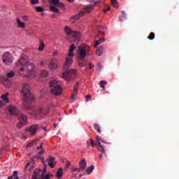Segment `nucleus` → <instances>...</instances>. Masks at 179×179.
Masks as SVG:
<instances>
[{"label": "nucleus", "mask_w": 179, "mask_h": 179, "mask_svg": "<svg viewBox=\"0 0 179 179\" xmlns=\"http://www.w3.org/2000/svg\"><path fill=\"white\" fill-rule=\"evenodd\" d=\"M7 110L10 115L18 117V123L17 124V128H22L24 125L27 124V115L20 113V110L13 105H10L7 107Z\"/></svg>", "instance_id": "nucleus-3"}, {"label": "nucleus", "mask_w": 179, "mask_h": 179, "mask_svg": "<svg viewBox=\"0 0 179 179\" xmlns=\"http://www.w3.org/2000/svg\"><path fill=\"white\" fill-rule=\"evenodd\" d=\"M50 3L54 6H58L59 8H65L64 3L59 2V0H50Z\"/></svg>", "instance_id": "nucleus-16"}, {"label": "nucleus", "mask_w": 179, "mask_h": 179, "mask_svg": "<svg viewBox=\"0 0 179 179\" xmlns=\"http://www.w3.org/2000/svg\"><path fill=\"white\" fill-rule=\"evenodd\" d=\"M62 174H64V169L62 168H59L56 173V177H57L58 178H62Z\"/></svg>", "instance_id": "nucleus-23"}, {"label": "nucleus", "mask_w": 179, "mask_h": 179, "mask_svg": "<svg viewBox=\"0 0 179 179\" xmlns=\"http://www.w3.org/2000/svg\"><path fill=\"white\" fill-rule=\"evenodd\" d=\"M14 179H19V176H17V171H15L13 175Z\"/></svg>", "instance_id": "nucleus-39"}, {"label": "nucleus", "mask_w": 179, "mask_h": 179, "mask_svg": "<svg viewBox=\"0 0 179 179\" xmlns=\"http://www.w3.org/2000/svg\"><path fill=\"white\" fill-rule=\"evenodd\" d=\"M34 143H36V141L29 143L27 145V148H32V146L34 145Z\"/></svg>", "instance_id": "nucleus-45"}, {"label": "nucleus", "mask_w": 179, "mask_h": 179, "mask_svg": "<svg viewBox=\"0 0 179 179\" xmlns=\"http://www.w3.org/2000/svg\"><path fill=\"white\" fill-rule=\"evenodd\" d=\"M3 106H5V103H3V101H0V107H3Z\"/></svg>", "instance_id": "nucleus-48"}, {"label": "nucleus", "mask_w": 179, "mask_h": 179, "mask_svg": "<svg viewBox=\"0 0 179 179\" xmlns=\"http://www.w3.org/2000/svg\"><path fill=\"white\" fill-rule=\"evenodd\" d=\"M45 45H44V42H41L38 50L39 51H43L44 50Z\"/></svg>", "instance_id": "nucleus-33"}, {"label": "nucleus", "mask_w": 179, "mask_h": 179, "mask_svg": "<svg viewBox=\"0 0 179 179\" xmlns=\"http://www.w3.org/2000/svg\"><path fill=\"white\" fill-rule=\"evenodd\" d=\"M34 8L36 9V12H44L45 10L43 6H35Z\"/></svg>", "instance_id": "nucleus-29"}, {"label": "nucleus", "mask_w": 179, "mask_h": 179, "mask_svg": "<svg viewBox=\"0 0 179 179\" xmlns=\"http://www.w3.org/2000/svg\"><path fill=\"white\" fill-rule=\"evenodd\" d=\"M112 5L114 8H118V1L117 0H112Z\"/></svg>", "instance_id": "nucleus-34"}, {"label": "nucleus", "mask_w": 179, "mask_h": 179, "mask_svg": "<svg viewBox=\"0 0 179 179\" xmlns=\"http://www.w3.org/2000/svg\"><path fill=\"white\" fill-rule=\"evenodd\" d=\"M69 166H71V162H67V163H66V167H69Z\"/></svg>", "instance_id": "nucleus-51"}, {"label": "nucleus", "mask_w": 179, "mask_h": 179, "mask_svg": "<svg viewBox=\"0 0 179 179\" xmlns=\"http://www.w3.org/2000/svg\"><path fill=\"white\" fill-rule=\"evenodd\" d=\"M47 162L48 163V166H50V167L54 168L55 166V158L54 157H50V158L48 159H47Z\"/></svg>", "instance_id": "nucleus-18"}, {"label": "nucleus", "mask_w": 179, "mask_h": 179, "mask_svg": "<svg viewBox=\"0 0 179 179\" xmlns=\"http://www.w3.org/2000/svg\"><path fill=\"white\" fill-rule=\"evenodd\" d=\"M2 61L5 65H10V64L13 62V56L12 55V53L9 52H4L2 56Z\"/></svg>", "instance_id": "nucleus-10"}, {"label": "nucleus", "mask_w": 179, "mask_h": 179, "mask_svg": "<svg viewBox=\"0 0 179 179\" xmlns=\"http://www.w3.org/2000/svg\"><path fill=\"white\" fill-rule=\"evenodd\" d=\"M50 10L51 12H55V13H58L59 12V10L55 7V6H50Z\"/></svg>", "instance_id": "nucleus-28"}, {"label": "nucleus", "mask_w": 179, "mask_h": 179, "mask_svg": "<svg viewBox=\"0 0 179 179\" xmlns=\"http://www.w3.org/2000/svg\"><path fill=\"white\" fill-rule=\"evenodd\" d=\"M73 171H78V173H80L83 171L80 168H74L73 169Z\"/></svg>", "instance_id": "nucleus-42"}, {"label": "nucleus", "mask_w": 179, "mask_h": 179, "mask_svg": "<svg viewBox=\"0 0 179 179\" xmlns=\"http://www.w3.org/2000/svg\"><path fill=\"white\" fill-rule=\"evenodd\" d=\"M13 76H15V73L13 71L7 73V78H13Z\"/></svg>", "instance_id": "nucleus-37"}, {"label": "nucleus", "mask_w": 179, "mask_h": 179, "mask_svg": "<svg viewBox=\"0 0 179 179\" xmlns=\"http://www.w3.org/2000/svg\"><path fill=\"white\" fill-rule=\"evenodd\" d=\"M20 92L22 96L24 108L29 110L31 111L30 113L34 115L35 118H38V117L43 118V117H45V115L50 113V108H43L38 106L33 108L29 104L30 101H34V95L31 94L29 84H22Z\"/></svg>", "instance_id": "nucleus-1"}, {"label": "nucleus", "mask_w": 179, "mask_h": 179, "mask_svg": "<svg viewBox=\"0 0 179 179\" xmlns=\"http://www.w3.org/2000/svg\"><path fill=\"white\" fill-rule=\"evenodd\" d=\"M83 176V175H82V174L80 175L79 177H78V179H79V178H82V176Z\"/></svg>", "instance_id": "nucleus-59"}, {"label": "nucleus", "mask_w": 179, "mask_h": 179, "mask_svg": "<svg viewBox=\"0 0 179 179\" xmlns=\"http://www.w3.org/2000/svg\"><path fill=\"white\" fill-rule=\"evenodd\" d=\"M9 96V93L7 92L1 96V99L3 101L6 103H9V98L8 96Z\"/></svg>", "instance_id": "nucleus-24"}, {"label": "nucleus", "mask_w": 179, "mask_h": 179, "mask_svg": "<svg viewBox=\"0 0 179 179\" xmlns=\"http://www.w3.org/2000/svg\"><path fill=\"white\" fill-rule=\"evenodd\" d=\"M76 48V46H75V45L72 44V45L70 46L69 51L73 52V50H74Z\"/></svg>", "instance_id": "nucleus-40"}, {"label": "nucleus", "mask_w": 179, "mask_h": 179, "mask_svg": "<svg viewBox=\"0 0 179 179\" xmlns=\"http://www.w3.org/2000/svg\"><path fill=\"white\" fill-rule=\"evenodd\" d=\"M49 68L50 69H57L58 68V59L53 58L49 62Z\"/></svg>", "instance_id": "nucleus-15"}, {"label": "nucleus", "mask_w": 179, "mask_h": 179, "mask_svg": "<svg viewBox=\"0 0 179 179\" xmlns=\"http://www.w3.org/2000/svg\"><path fill=\"white\" fill-rule=\"evenodd\" d=\"M89 100H92V96L90 95L87 96V101H89Z\"/></svg>", "instance_id": "nucleus-47"}, {"label": "nucleus", "mask_w": 179, "mask_h": 179, "mask_svg": "<svg viewBox=\"0 0 179 179\" xmlns=\"http://www.w3.org/2000/svg\"><path fill=\"white\" fill-rule=\"evenodd\" d=\"M96 55L100 57V55H101V54H103V47H100L99 48H98L96 50Z\"/></svg>", "instance_id": "nucleus-30"}, {"label": "nucleus", "mask_w": 179, "mask_h": 179, "mask_svg": "<svg viewBox=\"0 0 179 179\" xmlns=\"http://www.w3.org/2000/svg\"><path fill=\"white\" fill-rule=\"evenodd\" d=\"M86 166H87L86 159H81V161L80 162V169L82 171H83L85 170V169H86Z\"/></svg>", "instance_id": "nucleus-21"}, {"label": "nucleus", "mask_w": 179, "mask_h": 179, "mask_svg": "<svg viewBox=\"0 0 179 179\" xmlns=\"http://www.w3.org/2000/svg\"><path fill=\"white\" fill-rule=\"evenodd\" d=\"M43 129L45 131V127H44Z\"/></svg>", "instance_id": "nucleus-64"}, {"label": "nucleus", "mask_w": 179, "mask_h": 179, "mask_svg": "<svg viewBox=\"0 0 179 179\" xmlns=\"http://www.w3.org/2000/svg\"><path fill=\"white\" fill-rule=\"evenodd\" d=\"M54 127H55V128H57V124H54Z\"/></svg>", "instance_id": "nucleus-61"}, {"label": "nucleus", "mask_w": 179, "mask_h": 179, "mask_svg": "<svg viewBox=\"0 0 179 179\" xmlns=\"http://www.w3.org/2000/svg\"><path fill=\"white\" fill-rule=\"evenodd\" d=\"M73 57H75V53L73 52H69L68 56L66 58V62L64 64V69H68L72 65L73 62Z\"/></svg>", "instance_id": "nucleus-9"}, {"label": "nucleus", "mask_w": 179, "mask_h": 179, "mask_svg": "<svg viewBox=\"0 0 179 179\" xmlns=\"http://www.w3.org/2000/svg\"><path fill=\"white\" fill-rule=\"evenodd\" d=\"M22 20H24V22H27L29 20V16L23 15L22 16Z\"/></svg>", "instance_id": "nucleus-43"}, {"label": "nucleus", "mask_w": 179, "mask_h": 179, "mask_svg": "<svg viewBox=\"0 0 179 179\" xmlns=\"http://www.w3.org/2000/svg\"><path fill=\"white\" fill-rule=\"evenodd\" d=\"M93 10V6H88L85 7L83 10L80 11L78 14L74 15L72 19L73 20H79L85 13H90Z\"/></svg>", "instance_id": "nucleus-7"}, {"label": "nucleus", "mask_w": 179, "mask_h": 179, "mask_svg": "<svg viewBox=\"0 0 179 179\" xmlns=\"http://www.w3.org/2000/svg\"><path fill=\"white\" fill-rule=\"evenodd\" d=\"M58 55V51L55 50L54 52H53V57H55L56 55Z\"/></svg>", "instance_id": "nucleus-49"}, {"label": "nucleus", "mask_w": 179, "mask_h": 179, "mask_svg": "<svg viewBox=\"0 0 179 179\" xmlns=\"http://www.w3.org/2000/svg\"><path fill=\"white\" fill-rule=\"evenodd\" d=\"M41 65H43V62H41Z\"/></svg>", "instance_id": "nucleus-62"}, {"label": "nucleus", "mask_w": 179, "mask_h": 179, "mask_svg": "<svg viewBox=\"0 0 179 179\" xmlns=\"http://www.w3.org/2000/svg\"><path fill=\"white\" fill-rule=\"evenodd\" d=\"M106 85H107V81L106 80L100 81V87L101 89H104L106 87Z\"/></svg>", "instance_id": "nucleus-32"}, {"label": "nucleus", "mask_w": 179, "mask_h": 179, "mask_svg": "<svg viewBox=\"0 0 179 179\" xmlns=\"http://www.w3.org/2000/svg\"><path fill=\"white\" fill-rule=\"evenodd\" d=\"M94 128L96 131H97L99 134H101V127H100V124L97 123L94 124Z\"/></svg>", "instance_id": "nucleus-26"}, {"label": "nucleus", "mask_w": 179, "mask_h": 179, "mask_svg": "<svg viewBox=\"0 0 179 179\" xmlns=\"http://www.w3.org/2000/svg\"><path fill=\"white\" fill-rule=\"evenodd\" d=\"M94 170V166L91 165L90 167H88L86 169V173H87V174L90 175V174H92V173H93Z\"/></svg>", "instance_id": "nucleus-25"}, {"label": "nucleus", "mask_w": 179, "mask_h": 179, "mask_svg": "<svg viewBox=\"0 0 179 179\" xmlns=\"http://www.w3.org/2000/svg\"><path fill=\"white\" fill-rule=\"evenodd\" d=\"M34 169V167L31 166L30 169H29V170H33Z\"/></svg>", "instance_id": "nucleus-60"}, {"label": "nucleus", "mask_w": 179, "mask_h": 179, "mask_svg": "<svg viewBox=\"0 0 179 179\" xmlns=\"http://www.w3.org/2000/svg\"><path fill=\"white\" fill-rule=\"evenodd\" d=\"M62 78L64 80L67 82H71V80H73L74 78H76V71L70 70L68 71H65L62 73Z\"/></svg>", "instance_id": "nucleus-8"}, {"label": "nucleus", "mask_w": 179, "mask_h": 179, "mask_svg": "<svg viewBox=\"0 0 179 179\" xmlns=\"http://www.w3.org/2000/svg\"><path fill=\"white\" fill-rule=\"evenodd\" d=\"M148 40H153L155 38V33L151 32L148 36Z\"/></svg>", "instance_id": "nucleus-36"}, {"label": "nucleus", "mask_w": 179, "mask_h": 179, "mask_svg": "<svg viewBox=\"0 0 179 179\" xmlns=\"http://www.w3.org/2000/svg\"><path fill=\"white\" fill-rule=\"evenodd\" d=\"M90 142H91L92 148H94V146H97V143H94V141H93V139L90 138Z\"/></svg>", "instance_id": "nucleus-38"}, {"label": "nucleus", "mask_w": 179, "mask_h": 179, "mask_svg": "<svg viewBox=\"0 0 179 179\" xmlns=\"http://www.w3.org/2000/svg\"><path fill=\"white\" fill-rule=\"evenodd\" d=\"M43 153H44V150H42L38 152L39 155H43Z\"/></svg>", "instance_id": "nucleus-53"}, {"label": "nucleus", "mask_w": 179, "mask_h": 179, "mask_svg": "<svg viewBox=\"0 0 179 179\" xmlns=\"http://www.w3.org/2000/svg\"><path fill=\"white\" fill-rule=\"evenodd\" d=\"M78 87H79V83H77L73 87V93L71 95V100H75V98L76 97V96L78 95Z\"/></svg>", "instance_id": "nucleus-17"}, {"label": "nucleus", "mask_w": 179, "mask_h": 179, "mask_svg": "<svg viewBox=\"0 0 179 179\" xmlns=\"http://www.w3.org/2000/svg\"><path fill=\"white\" fill-rule=\"evenodd\" d=\"M50 93L54 96H59L62 93V87L57 80H52L50 82Z\"/></svg>", "instance_id": "nucleus-5"}, {"label": "nucleus", "mask_w": 179, "mask_h": 179, "mask_svg": "<svg viewBox=\"0 0 179 179\" xmlns=\"http://www.w3.org/2000/svg\"><path fill=\"white\" fill-rule=\"evenodd\" d=\"M64 31L67 35L73 37L75 41H79V40H80V33L76 31H73L72 29H71L69 27L66 26L64 29Z\"/></svg>", "instance_id": "nucleus-6"}, {"label": "nucleus", "mask_w": 179, "mask_h": 179, "mask_svg": "<svg viewBox=\"0 0 179 179\" xmlns=\"http://www.w3.org/2000/svg\"><path fill=\"white\" fill-rule=\"evenodd\" d=\"M40 128V124H32L27 129V131H29L31 135H36L39 131Z\"/></svg>", "instance_id": "nucleus-12"}, {"label": "nucleus", "mask_w": 179, "mask_h": 179, "mask_svg": "<svg viewBox=\"0 0 179 179\" xmlns=\"http://www.w3.org/2000/svg\"><path fill=\"white\" fill-rule=\"evenodd\" d=\"M108 10H110V7H108L106 9L104 10V13L108 12Z\"/></svg>", "instance_id": "nucleus-52"}, {"label": "nucleus", "mask_w": 179, "mask_h": 179, "mask_svg": "<svg viewBox=\"0 0 179 179\" xmlns=\"http://www.w3.org/2000/svg\"><path fill=\"white\" fill-rule=\"evenodd\" d=\"M30 3L31 5H37V3H40V0H30Z\"/></svg>", "instance_id": "nucleus-35"}, {"label": "nucleus", "mask_w": 179, "mask_h": 179, "mask_svg": "<svg viewBox=\"0 0 179 179\" xmlns=\"http://www.w3.org/2000/svg\"><path fill=\"white\" fill-rule=\"evenodd\" d=\"M18 73L24 78H34V68L33 63L29 62V57L23 55L17 63Z\"/></svg>", "instance_id": "nucleus-2"}, {"label": "nucleus", "mask_w": 179, "mask_h": 179, "mask_svg": "<svg viewBox=\"0 0 179 179\" xmlns=\"http://www.w3.org/2000/svg\"><path fill=\"white\" fill-rule=\"evenodd\" d=\"M41 159H42V160H44V158H43V157H42Z\"/></svg>", "instance_id": "nucleus-63"}, {"label": "nucleus", "mask_w": 179, "mask_h": 179, "mask_svg": "<svg viewBox=\"0 0 179 179\" xmlns=\"http://www.w3.org/2000/svg\"><path fill=\"white\" fill-rule=\"evenodd\" d=\"M96 141L99 145L98 150H99V152H101V153L99 155V159L101 160V159H103V155H105V156H107V152H106V148H104V146L101 145V143H100L101 140L99 138V136L96 137Z\"/></svg>", "instance_id": "nucleus-11"}, {"label": "nucleus", "mask_w": 179, "mask_h": 179, "mask_svg": "<svg viewBox=\"0 0 179 179\" xmlns=\"http://www.w3.org/2000/svg\"><path fill=\"white\" fill-rule=\"evenodd\" d=\"M47 170L44 169L43 170L36 169L34 170V175L32 176V179H40L41 177L40 176H43Z\"/></svg>", "instance_id": "nucleus-13"}, {"label": "nucleus", "mask_w": 179, "mask_h": 179, "mask_svg": "<svg viewBox=\"0 0 179 179\" xmlns=\"http://www.w3.org/2000/svg\"><path fill=\"white\" fill-rule=\"evenodd\" d=\"M41 76L42 78H47L48 76V71L43 70L41 71Z\"/></svg>", "instance_id": "nucleus-31"}, {"label": "nucleus", "mask_w": 179, "mask_h": 179, "mask_svg": "<svg viewBox=\"0 0 179 179\" xmlns=\"http://www.w3.org/2000/svg\"><path fill=\"white\" fill-rule=\"evenodd\" d=\"M38 149H43V143L41 145L40 147H38Z\"/></svg>", "instance_id": "nucleus-57"}, {"label": "nucleus", "mask_w": 179, "mask_h": 179, "mask_svg": "<svg viewBox=\"0 0 179 179\" xmlns=\"http://www.w3.org/2000/svg\"><path fill=\"white\" fill-rule=\"evenodd\" d=\"M68 2H70L71 3H72L73 2H75V0H66Z\"/></svg>", "instance_id": "nucleus-54"}, {"label": "nucleus", "mask_w": 179, "mask_h": 179, "mask_svg": "<svg viewBox=\"0 0 179 179\" xmlns=\"http://www.w3.org/2000/svg\"><path fill=\"white\" fill-rule=\"evenodd\" d=\"M50 178H51V175H50V173H48L43 177V179H50Z\"/></svg>", "instance_id": "nucleus-41"}, {"label": "nucleus", "mask_w": 179, "mask_h": 179, "mask_svg": "<svg viewBox=\"0 0 179 179\" xmlns=\"http://www.w3.org/2000/svg\"><path fill=\"white\" fill-rule=\"evenodd\" d=\"M105 41H106V39H104V38H99V41H96L95 42L94 47L96 48L97 46L100 45V44H101V43H104Z\"/></svg>", "instance_id": "nucleus-27"}, {"label": "nucleus", "mask_w": 179, "mask_h": 179, "mask_svg": "<svg viewBox=\"0 0 179 179\" xmlns=\"http://www.w3.org/2000/svg\"><path fill=\"white\" fill-rule=\"evenodd\" d=\"M104 27L98 26L96 27L95 30L98 33V34H101V36H104Z\"/></svg>", "instance_id": "nucleus-19"}, {"label": "nucleus", "mask_w": 179, "mask_h": 179, "mask_svg": "<svg viewBox=\"0 0 179 179\" xmlns=\"http://www.w3.org/2000/svg\"><path fill=\"white\" fill-rule=\"evenodd\" d=\"M35 157H36V159H41V157H40V155H36Z\"/></svg>", "instance_id": "nucleus-55"}, {"label": "nucleus", "mask_w": 179, "mask_h": 179, "mask_svg": "<svg viewBox=\"0 0 179 179\" xmlns=\"http://www.w3.org/2000/svg\"><path fill=\"white\" fill-rule=\"evenodd\" d=\"M89 65H90L89 69H93L94 66H93V65H92V64H91V63H90V64H89Z\"/></svg>", "instance_id": "nucleus-50"}, {"label": "nucleus", "mask_w": 179, "mask_h": 179, "mask_svg": "<svg viewBox=\"0 0 179 179\" xmlns=\"http://www.w3.org/2000/svg\"><path fill=\"white\" fill-rule=\"evenodd\" d=\"M90 55V46L87 44H83L78 47L77 57L78 58H86L87 55Z\"/></svg>", "instance_id": "nucleus-4"}, {"label": "nucleus", "mask_w": 179, "mask_h": 179, "mask_svg": "<svg viewBox=\"0 0 179 179\" xmlns=\"http://www.w3.org/2000/svg\"><path fill=\"white\" fill-rule=\"evenodd\" d=\"M30 164H31V163H30V162L27 163V164L24 167L25 171L28 170L29 167H30Z\"/></svg>", "instance_id": "nucleus-44"}, {"label": "nucleus", "mask_w": 179, "mask_h": 179, "mask_svg": "<svg viewBox=\"0 0 179 179\" xmlns=\"http://www.w3.org/2000/svg\"><path fill=\"white\" fill-rule=\"evenodd\" d=\"M17 26L18 27H21V29H24V27H26V24L23 22H22V20H20V18H17Z\"/></svg>", "instance_id": "nucleus-22"}, {"label": "nucleus", "mask_w": 179, "mask_h": 179, "mask_svg": "<svg viewBox=\"0 0 179 179\" xmlns=\"http://www.w3.org/2000/svg\"><path fill=\"white\" fill-rule=\"evenodd\" d=\"M13 177H12V176H9L8 178V179H13Z\"/></svg>", "instance_id": "nucleus-58"}, {"label": "nucleus", "mask_w": 179, "mask_h": 179, "mask_svg": "<svg viewBox=\"0 0 179 179\" xmlns=\"http://www.w3.org/2000/svg\"><path fill=\"white\" fill-rule=\"evenodd\" d=\"M0 83H2L6 87L9 88L12 86V81L6 77H0Z\"/></svg>", "instance_id": "nucleus-14"}, {"label": "nucleus", "mask_w": 179, "mask_h": 179, "mask_svg": "<svg viewBox=\"0 0 179 179\" xmlns=\"http://www.w3.org/2000/svg\"><path fill=\"white\" fill-rule=\"evenodd\" d=\"M78 65L80 68H83V66H85V65H86V60L85 59V58H83V59L78 58Z\"/></svg>", "instance_id": "nucleus-20"}, {"label": "nucleus", "mask_w": 179, "mask_h": 179, "mask_svg": "<svg viewBox=\"0 0 179 179\" xmlns=\"http://www.w3.org/2000/svg\"><path fill=\"white\" fill-rule=\"evenodd\" d=\"M99 4H100V1H96L94 3V6H99Z\"/></svg>", "instance_id": "nucleus-46"}, {"label": "nucleus", "mask_w": 179, "mask_h": 179, "mask_svg": "<svg viewBox=\"0 0 179 179\" xmlns=\"http://www.w3.org/2000/svg\"><path fill=\"white\" fill-rule=\"evenodd\" d=\"M73 178L78 179V176H76V174H75V175L73 176Z\"/></svg>", "instance_id": "nucleus-56"}]
</instances>
